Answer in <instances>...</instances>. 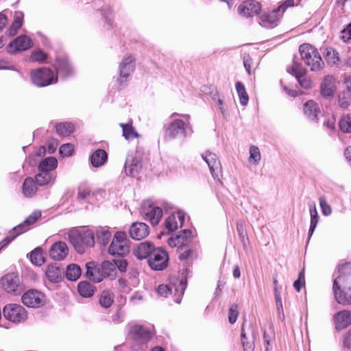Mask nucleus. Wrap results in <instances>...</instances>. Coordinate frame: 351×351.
<instances>
[{
    "label": "nucleus",
    "instance_id": "obj_13",
    "mask_svg": "<svg viewBox=\"0 0 351 351\" xmlns=\"http://www.w3.org/2000/svg\"><path fill=\"white\" fill-rule=\"evenodd\" d=\"M134 70V58L130 55L124 56L119 64V76L117 81L121 84L128 80V78Z\"/></svg>",
    "mask_w": 351,
    "mask_h": 351
},
{
    "label": "nucleus",
    "instance_id": "obj_50",
    "mask_svg": "<svg viewBox=\"0 0 351 351\" xmlns=\"http://www.w3.org/2000/svg\"><path fill=\"white\" fill-rule=\"evenodd\" d=\"M326 59L330 64L338 65L340 62L339 53L333 49H328L326 53Z\"/></svg>",
    "mask_w": 351,
    "mask_h": 351
},
{
    "label": "nucleus",
    "instance_id": "obj_33",
    "mask_svg": "<svg viewBox=\"0 0 351 351\" xmlns=\"http://www.w3.org/2000/svg\"><path fill=\"white\" fill-rule=\"evenodd\" d=\"M119 125L122 128L123 136L127 141H132L139 136L132 123H120Z\"/></svg>",
    "mask_w": 351,
    "mask_h": 351
},
{
    "label": "nucleus",
    "instance_id": "obj_57",
    "mask_svg": "<svg viewBox=\"0 0 351 351\" xmlns=\"http://www.w3.org/2000/svg\"><path fill=\"white\" fill-rule=\"evenodd\" d=\"M304 285V270L301 271L299 274L298 278L293 283V287L295 289L299 292L302 288V287Z\"/></svg>",
    "mask_w": 351,
    "mask_h": 351
},
{
    "label": "nucleus",
    "instance_id": "obj_29",
    "mask_svg": "<svg viewBox=\"0 0 351 351\" xmlns=\"http://www.w3.org/2000/svg\"><path fill=\"white\" fill-rule=\"evenodd\" d=\"M94 232L99 244L105 246L109 243L112 237V234L108 228L98 227Z\"/></svg>",
    "mask_w": 351,
    "mask_h": 351
},
{
    "label": "nucleus",
    "instance_id": "obj_64",
    "mask_svg": "<svg viewBox=\"0 0 351 351\" xmlns=\"http://www.w3.org/2000/svg\"><path fill=\"white\" fill-rule=\"evenodd\" d=\"M242 344H243V348L244 351H253L254 350V345L253 342L243 341Z\"/></svg>",
    "mask_w": 351,
    "mask_h": 351
},
{
    "label": "nucleus",
    "instance_id": "obj_42",
    "mask_svg": "<svg viewBox=\"0 0 351 351\" xmlns=\"http://www.w3.org/2000/svg\"><path fill=\"white\" fill-rule=\"evenodd\" d=\"M29 258L32 263L36 266H41L45 263L44 253L40 247L32 251Z\"/></svg>",
    "mask_w": 351,
    "mask_h": 351
},
{
    "label": "nucleus",
    "instance_id": "obj_60",
    "mask_svg": "<svg viewBox=\"0 0 351 351\" xmlns=\"http://www.w3.org/2000/svg\"><path fill=\"white\" fill-rule=\"evenodd\" d=\"M319 217H311V225L308 231V237H311L318 223Z\"/></svg>",
    "mask_w": 351,
    "mask_h": 351
},
{
    "label": "nucleus",
    "instance_id": "obj_25",
    "mask_svg": "<svg viewBox=\"0 0 351 351\" xmlns=\"http://www.w3.org/2000/svg\"><path fill=\"white\" fill-rule=\"evenodd\" d=\"M141 168L140 161L133 157L132 155L127 156L125 162V172L128 176L135 177L139 172Z\"/></svg>",
    "mask_w": 351,
    "mask_h": 351
},
{
    "label": "nucleus",
    "instance_id": "obj_24",
    "mask_svg": "<svg viewBox=\"0 0 351 351\" xmlns=\"http://www.w3.org/2000/svg\"><path fill=\"white\" fill-rule=\"evenodd\" d=\"M335 328L341 330L351 324V312L343 310L336 313L333 317Z\"/></svg>",
    "mask_w": 351,
    "mask_h": 351
},
{
    "label": "nucleus",
    "instance_id": "obj_3",
    "mask_svg": "<svg viewBox=\"0 0 351 351\" xmlns=\"http://www.w3.org/2000/svg\"><path fill=\"white\" fill-rule=\"evenodd\" d=\"M69 241L79 254H83L86 249L95 245V232L88 228L75 230L69 234Z\"/></svg>",
    "mask_w": 351,
    "mask_h": 351
},
{
    "label": "nucleus",
    "instance_id": "obj_26",
    "mask_svg": "<svg viewBox=\"0 0 351 351\" xmlns=\"http://www.w3.org/2000/svg\"><path fill=\"white\" fill-rule=\"evenodd\" d=\"M130 333L133 337L138 341L146 342L152 337L150 330L142 326L135 325L130 328Z\"/></svg>",
    "mask_w": 351,
    "mask_h": 351
},
{
    "label": "nucleus",
    "instance_id": "obj_44",
    "mask_svg": "<svg viewBox=\"0 0 351 351\" xmlns=\"http://www.w3.org/2000/svg\"><path fill=\"white\" fill-rule=\"evenodd\" d=\"M186 287V279L185 277H182L180 280H178L177 282H174L175 291L178 295V297L176 300L177 303L180 302L181 297L183 295Z\"/></svg>",
    "mask_w": 351,
    "mask_h": 351
},
{
    "label": "nucleus",
    "instance_id": "obj_14",
    "mask_svg": "<svg viewBox=\"0 0 351 351\" xmlns=\"http://www.w3.org/2000/svg\"><path fill=\"white\" fill-rule=\"evenodd\" d=\"M335 77L332 75L326 76L320 86L321 95L326 99L332 98L337 89Z\"/></svg>",
    "mask_w": 351,
    "mask_h": 351
},
{
    "label": "nucleus",
    "instance_id": "obj_58",
    "mask_svg": "<svg viewBox=\"0 0 351 351\" xmlns=\"http://www.w3.org/2000/svg\"><path fill=\"white\" fill-rule=\"evenodd\" d=\"M116 269L117 268L121 272H125L127 269L128 263L123 258L114 259L113 261Z\"/></svg>",
    "mask_w": 351,
    "mask_h": 351
},
{
    "label": "nucleus",
    "instance_id": "obj_46",
    "mask_svg": "<svg viewBox=\"0 0 351 351\" xmlns=\"http://www.w3.org/2000/svg\"><path fill=\"white\" fill-rule=\"evenodd\" d=\"M261 159L260 150L257 146L252 145L250 147L249 162L253 165H258Z\"/></svg>",
    "mask_w": 351,
    "mask_h": 351
},
{
    "label": "nucleus",
    "instance_id": "obj_21",
    "mask_svg": "<svg viewBox=\"0 0 351 351\" xmlns=\"http://www.w3.org/2000/svg\"><path fill=\"white\" fill-rule=\"evenodd\" d=\"M280 17V14L277 10L268 13H263L260 16V24L264 27L273 28L277 25Z\"/></svg>",
    "mask_w": 351,
    "mask_h": 351
},
{
    "label": "nucleus",
    "instance_id": "obj_34",
    "mask_svg": "<svg viewBox=\"0 0 351 351\" xmlns=\"http://www.w3.org/2000/svg\"><path fill=\"white\" fill-rule=\"evenodd\" d=\"M37 188L34 180L32 178H27L25 180L23 184V193L27 197H31L36 194Z\"/></svg>",
    "mask_w": 351,
    "mask_h": 351
},
{
    "label": "nucleus",
    "instance_id": "obj_61",
    "mask_svg": "<svg viewBox=\"0 0 351 351\" xmlns=\"http://www.w3.org/2000/svg\"><path fill=\"white\" fill-rule=\"evenodd\" d=\"M293 0H287L282 4L278 6L277 10L279 12V13L280 12L282 14L287 8L293 6Z\"/></svg>",
    "mask_w": 351,
    "mask_h": 351
},
{
    "label": "nucleus",
    "instance_id": "obj_53",
    "mask_svg": "<svg viewBox=\"0 0 351 351\" xmlns=\"http://www.w3.org/2000/svg\"><path fill=\"white\" fill-rule=\"evenodd\" d=\"M239 315L238 305L232 304L229 308L228 320L230 324L236 322Z\"/></svg>",
    "mask_w": 351,
    "mask_h": 351
},
{
    "label": "nucleus",
    "instance_id": "obj_56",
    "mask_svg": "<svg viewBox=\"0 0 351 351\" xmlns=\"http://www.w3.org/2000/svg\"><path fill=\"white\" fill-rule=\"evenodd\" d=\"M297 80L302 88L308 89L312 87V81L309 78L306 77L305 75L298 77Z\"/></svg>",
    "mask_w": 351,
    "mask_h": 351
},
{
    "label": "nucleus",
    "instance_id": "obj_1",
    "mask_svg": "<svg viewBox=\"0 0 351 351\" xmlns=\"http://www.w3.org/2000/svg\"><path fill=\"white\" fill-rule=\"evenodd\" d=\"M332 291L336 301L343 306L351 304V263L339 265L333 280Z\"/></svg>",
    "mask_w": 351,
    "mask_h": 351
},
{
    "label": "nucleus",
    "instance_id": "obj_31",
    "mask_svg": "<svg viewBox=\"0 0 351 351\" xmlns=\"http://www.w3.org/2000/svg\"><path fill=\"white\" fill-rule=\"evenodd\" d=\"M108 158L107 153L103 149H97L90 156V162L95 167L104 165Z\"/></svg>",
    "mask_w": 351,
    "mask_h": 351
},
{
    "label": "nucleus",
    "instance_id": "obj_54",
    "mask_svg": "<svg viewBox=\"0 0 351 351\" xmlns=\"http://www.w3.org/2000/svg\"><path fill=\"white\" fill-rule=\"evenodd\" d=\"M90 194V189L86 184H81L78 188L77 197L84 199Z\"/></svg>",
    "mask_w": 351,
    "mask_h": 351
},
{
    "label": "nucleus",
    "instance_id": "obj_6",
    "mask_svg": "<svg viewBox=\"0 0 351 351\" xmlns=\"http://www.w3.org/2000/svg\"><path fill=\"white\" fill-rule=\"evenodd\" d=\"M108 252L112 255L124 256L130 252L129 240L124 232H117L114 235Z\"/></svg>",
    "mask_w": 351,
    "mask_h": 351
},
{
    "label": "nucleus",
    "instance_id": "obj_28",
    "mask_svg": "<svg viewBox=\"0 0 351 351\" xmlns=\"http://www.w3.org/2000/svg\"><path fill=\"white\" fill-rule=\"evenodd\" d=\"M303 110L304 114L311 120H316L320 112L318 104L313 100L306 101L304 105Z\"/></svg>",
    "mask_w": 351,
    "mask_h": 351
},
{
    "label": "nucleus",
    "instance_id": "obj_11",
    "mask_svg": "<svg viewBox=\"0 0 351 351\" xmlns=\"http://www.w3.org/2000/svg\"><path fill=\"white\" fill-rule=\"evenodd\" d=\"M3 288L8 293H16L23 290L20 278L18 274L12 272L3 276L1 279Z\"/></svg>",
    "mask_w": 351,
    "mask_h": 351
},
{
    "label": "nucleus",
    "instance_id": "obj_22",
    "mask_svg": "<svg viewBox=\"0 0 351 351\" xmlns=\"http://www.w3.org/2000/svg\"><path fill=\"white\" fill-rule=\"evenodd\" d=\"M261 8L260 3L256 1H245L239 7L238 11L241 15L250 17L257 14Z\"/></svg>",
    "mask_w": 351,
    "mask_h": 351
},
{
    "label": "nucleus",
    "instance_id": "obj_5",
    "mask_svg": "<svg viewBox=\"0 0 351 351\" xmlns=\"http://www.w3.org/2000/svg\"><path fill=\"white\" fill-rule=\"evenodd\" d=\"M32 82L40 87L57 82V75L49 69L41 68L33 70L30 73Z\"/></svg>",
    "mask_w": 351,
    "mask_h": 351
},
{
    "label": "nucleus",
    "instance_id": "obj_9",
    "mask_svg": "<svg viewBox=\"0 0 351 351\" xmlns=\"http://www.w3.org/2000/svg\"><path fill=\"white\" fill-rule=\"evenodd\" d=\"M169 259L167 252L160 247H156L148 259L149 266L155 270H162L167 265Z\"/></svg>",
    "mask_w": 351,
    "mask_h": 351
},
{
    "label": "nucleus",
    "instance_id": "obj_12",
    "mask_svg": "<svg viewBox=\"0 0 351 351\" xmlns=\"http://www.w3.org/2000/svg\"><path fill=\"white\" fill-rule=\"evenodd\" d=\"M22 302L27 306L36 308L44 305L45 296L37 290H29L22 296Z\"/></svg>",
    "mask_w": 351,
    "mask_h": 351
},
{
    "label": "nucleus",
    "instance_id": "obj_49",
    "mask_svg": "<svg viewBox=\"0 0 351 351\" xmlns=\"http://www.w3.org/2000/svg\"><path fill=\"white\" fill-rule=\"evenodd\" d=\"M339 126L343 132H351V117L348 114L343 116L339 122Z\"/></svg>",
    "mask_w": 351,
    "mask_h": 351
},
{
    "label": "nucleus",
    "instance_id": "obj_15",
    "mask_svg": "<svg viewBox=\"0 0 351 351\" xmlns=\"http://www.w3.org/2000/svg\"><path fill=\"white\" fill-rule=\"evenodd\" d=\"M32 40L27 36H20L8 45V51L14 53L17 51H25L32 47Z\"/></svg>",
    "mask_w": 351,
    "mask_h": 351
},
{
    "label": "nucleus",
    "instance_id": "obj_19",
    "mask_svg": "<svg viewBox=\"0 0 351 351\" xmlns=\"http://www.w3.org/2000/svg\"><path fill=\"white\" fill-rule=\"evenodd\" d=\"M69 248L63 241H58L53 243L49 250L50 257L56 261L63 260L68 254Z\"/></svg>",
    "mask_w": 351,
    "mask_h": 351
},
{
    "label": "nucleus",
    "instance_id": "obj_52",
    "mask_svg": "<svg viewBox=\"0 0 351 351\" xmlns=\"http://www.w3.org/2000/svg\"><path fill=\"white\" fill-rule=\"evenodd\" d=\"M46 58L47 54L40 50L33 51L29 56V60L32 62H43Z\"/></svg>",
    "mask_w": 351,
    "mask_h": 351
},
{
    "label": "nucleus",
    "instance_id": "obj_32",
    "mask_svg": "<svg viewBox=\"0 0 351 351\" xmlns=\"http://www.w3.org/2000/svg\"><path fill=\"white\" fill-rule=\"evenodd\" d=\"M58 166V160L54 157H47L40 161L38 170L39 171L52 172Z\"/></svg>",
    "mask_w": 351,
    "mask_h": 351
},
{
    "label": "nucleus",
    "instance_id": "obj_63",
    "mask_svg": "<svg viewBox=\"0 0 351 351\" xmlns=\"http://www.w3.org/2000/svg\"><path fill=\"white\" fill-rule=\"evenodd\" d=\"M343 346L346 348H351V330L349 331L343 339Z\"/></svg>",
    "mask_w": 351,
    "mask_h": 351
},
{
    "label": "nucleus",
    "instance_id": "obj_48",
    "mask_svg": "<svg viewBox=\"0 0 351 351\" xmlns=\"http://www.w3.org/2000/svg\"><path fill=\"white\" fill-rule=\"evenodd\" d=\"M287 71L289 73L295 75L296 78L301 75H304L306 73V70L302 66V65L295 62H294L291 66L287 68Z\"/></svg>",
    "mask_w": 351,
    "mask_h": 351
},
{
    "label": "nucleus",
    "instance_id": "obj_45",
    "mask_svg": "<svg viewBox=\"0 0 351 351\" xmlns=\"http://www.w3.org/2000/svg\"><path fill=\"white\" fill-rule=\"evenodd\" d=\"M57 133L62 136L69 135L73 131V125L70 123H61L56 126Z\"/></svg>",
    "mask_w": 351,
    "mask_h": 351
},
{
    "label": "nucleus",
    "instance_id": "obj_7",
    "mask_svg": "<svg viewBox=\"0 0 351 351\" xmlns=\"http://www.w3.org/2000/svg\"><path fill=\"white\" fill-rule=\"evenodd\" d=\"M4 317L14 324L24 322L27 319V312L23 306L18 304H9L3 309Z\"/></svg>",
    "mask_w": 351,
    "mask_h": 351
},
{
    "label": "nucleus",
    "instance_id": "obj_2",
    "mask_svg": "<svg viewBox=\"0 0 351 351\" xmlns=\"http://www.w3.org/2000/svg\"><path fill=\"white\" fill-rule=\"evenodd\" d=\"M179 116L182 118L174 119L167 127L165 138L171 140L177 138H185L188 132H192L190 123V115L187 114L173 113L171 117Z\"/></svg>",
    "mask_w": 351,
    "mask_h": 351
},
{
    "label": "nucleus",
    "instance_id": "obj_55",
    "mask_svg": "<svg viewBox=\"0 0 351 351\" xmlns=\"http://www.w3.org/2000/svg\"><path fill=\"white\" fill-rule=\"evenodd\" d=\"M73 149H74V147L72 144H70V143L63 144L60 147V154L62 156H69L72 154V153L73 152Z\"/></svg>",
    "mask_w": 351,
    "mask_h": 351
},
{
    "label": "nucleus",
    "instance_id": "obj_23",
    "mask_svg": "<svg viewBox=\"0 0 351 351\" xmlns=\"http://www.w3.org/2000/svg\"><path fill=\"white\" fill-rule=\"evenodd\" d=\"M153 243L150 241H145L141 243L134 250V254L137 258L142 260L145 258H149L151 254L156 250Z\"/></svg>",
    "mask_w": 351,
    "mask_h": 351
},
{
    "label": "nucleus",
    "instance_id": "obj_41",
    "mask_svg": "<svg viewBox=\"0 0 351 351\" xmlns=\"http://www.w3.org/2000/svg\"><path fill=\"white\" fill-rule=\"evenodd\" d=\"M86 277L95 282H99L102 280L101 276L99 275L98 268L95 267L93 263L86 264Z\"/></svg>",
    "mask_w": 351,
    "mask_h": 351
},
{
    "label": "nucleus",
    "instance_id": "obj_17",
    "mask_svg": "<svg viewBox=\"0 0 351 351\" xmlns=\"http://www.w3.org/2000/svg\"><path fill=\"white\" fill-rule=\"evenodd\" d=\"M130 237L135 240H142L149 234V226L143 222H135L130 228Z\"/></svg>",
    "mask_w": 351,
    "mask_h": 351
},
{
    "label": "nucleus",
    "instance_id": "obj_20",
    "mask_svg": "<svg viewBox=\"0 0 351 351\" xmlns=\"http://www.w3.org/2000/svg\"><path fill=\"white\" fill-rule=\"evenodd\" d=\"M184 221V215L182 212L179 211L176 213H173L165 220V228L169 232L175 231L183 225Z\"/></svg>",
    "mask_w": 351,
    "mask_h": 351
},
{
    "label": "nucleus",
    "instance_id": "obj_37",
    "mask_svg": "<svg viewBox=\"0 0 351 351\" xmlns=\"http://www.w3.org/2000/svg\"><path fill=\"white\" fill-rule=\"evenodd\" d=\"M23 17H24V15L22 12L18 11L14 13V21H13L12 24L9 29L10 34L11 36L15 35L16 34L17 31L22 26Z\"/></svg>",
    "mask_w": 351,
    "mask_h": 351
},
{
    "label": "nucleus",
    "instance_id": "obj_10",
    "mask_svg": "<svg viewBox=\"0 0 351 351\" xmlns=\"http://www.w3.org/2000/svg\"><path fill=\"white\" fill-rule=\"evenodd\" d=\"M202 158L207 163L213 178L219 181L222 176V171L221 162L217 155L207 151L202 154Z\"/></svg>",
    "mask_w": 351,
    "mask_h": 351
},
{
    "label": "nucleus",
    "instance_id": "obj_59",
    "mask_svg": "<svg viewBox=\"0 0 351 351\" xmlns=\"http://www.w3.org/2000/svg\"><path fill=\"white\" fill-rule=\"evenodd\" d=\"M341 38L344 41L351 39V23L348 24L341 32Z\"/></svg>",
    "mask_w": 351,
    "mask_h": 351
},
{
    "label": "nucleus",
    "instance_id": "obj_30",
    "mask_svg": "<svg viewBox=\"0 0 351 351\" xmlns=\"http://www.w3.org/2000/svg\"><path fill=\"white\" fill-rule=\"evenodd\" d=\"M56 71L60 76L66 77L72 75L73 70L69 61L63 58L58 60Z\"/></svg>",
    "mask_w": 351,
    "mask_h": 351
},
{
    "label": "nucleus",
    "instance_id": "obj_47",
    "mask_svg": "<svg viewBox=\"0 0 351 351\" xmlns=\"http://www.w3.org/2000/svg\"><path fill=\"white\" fill-rule=\"evenodd\" d=\"M351 104V95L343 91L338 96V105L342 109H347Z\"/></svg>",
    "mask_w": 351,
    "mask_h": 351
},
{
    "label": "nucleus",
    "instance_id": "obj_43",
    "mask_svg": "<svg viewBox=\"0 0 351 351\" xmlns=\"http://www.w3.org/2000/svg\"><path fill=\"white\" fill-rule=\"evenodd\" d=\"M235 87L241 105L243 106H246L248 103L249 97L243 84L241 82H237L235 84Z\"/></svg>",
    "mask_w": 351,
    "mask_h": 351
},
{
    "label": "nucleus",
    "instance_id": "obj_8",
    "mask_svg": "<svg viewBox=\"0 0 351 351\" xmlns=\"http://www.w3.org/2000/svg\"><path fill=\"white\" fill-rule=\"evenodd\" d=\"M141 214L143 218L153 226L158 225L162 217V210L149 201L142 205Z\"/></svg>",
    "mask_w": 351,
    "mask_h": 351
},
{
    "label": "nucleus",
    "instance_id": "obj_62",
    "mask_svg": "<svg viewBox=\"0 0 351 351\" xmlns=\"http://www.w3.org/2000/svg\"><path fill=\"white\" fill-rule=\"evenodd\" d=\"M157 292L160 295L167 297L170 292V289L167 285H160L158 287Z\"/></svg>",
    "mask_w": 351,
    "mask_h": 351
},
{
    "label": "nucleus",
    "instance_id": "obj_51",
    "mask_svg": "<svg viewBox=\"0 0 351 351\" xmlns=\"http://www.w3.org/2000/svg\"><path fill=\"white\" fill-rule=\"evenodd\" d=\"M319 201L322 214L325 216H329L332 213V208L328 204L326 199L324 197H320Z\"/></svg>",
    "mask_w": 351,
    "mask_h": 351
},
{
    "label": "nucleus",
    "instance_id": "obj_40",
    "mask_svg": "<svg viewBox=\"0 0 351 351\" xmlns=\"http://www.w3.org/2000/svg\"><path fill=\"white\" fill-rule=\"evenodd\" d=\"M81 276V268L76 264H71L67 266L66 276L69 280L75 281Z\"/></svg>",
    "mask_w": 351,
    "mask_h": 351
},
{
    "label": "nucleus",
    "instance_id": "obj_16",
    "mask_svg": "<svg viewBox=\"0 0 351 351\" xmlns=\"http://www.w3.org/2000/svg\"><path fill=\"white\" fill-rule=\"evenodd\" d=\"M192 232L189 230H184L175 237L168 239V245L171 247L182 248L186 246L191 240Z\"/></svg>",
    "mask_w": 351,
    "mask_h": 351
},
{
    "label": "nucleus",
    "instance_id": "obj_4",
    "mask_svg": "<svg viewBox=\"0 0 351 351\" xmlns=\"http://www.w3.org/2000/svg\"><path fill=\"white\" fill-rule=\"evenodd\" d=\"M300 54L304 63L311 71H319L324 66V62L317 49L308 43H304L299 47Z\"/></svg>",
    "mask_w": 351,
    "mask_h": 351
},
{
    "label": "nucleus",
    "instance_id": "obj_18",
    "mask_svg": "<svg viewBox=\"0 0 351 351\" xmlns=\"http://www.w3.org/2000/svg\"><path fill=\"white\" fill-rule=\"evenodd\" d=\"M41 217V212L36 210L33 212L23 223L15 226L12 230L17 233V236L27 232L32 228L34 223Z\"/></svg>",
    "mask_w": 351,
    "mask_h": 351
},
{
    "label": "nucleus",
    "instance_id": "obj_35",
    "mask_svg": "<svg viewBox=\"0 0 351 351\" xmlns=\"http://www.w3.org/2000/svg\"><path fill=\"white\" fill-rule=\"evenodd\" d=\"M114 302V295L108 291L105 290L101 292L99 298V303L103 308H108L112 306Z\"/></svg>",
    "mask_w": 351,
    "mask_h": 351
},
{
    "label": "nucleus",
    "instance_id": "obj_36",
    "mask_svg": "<svg viewBox=\"0 0 351 351\" xmlns=\"http://www.w3.org/2000/svg\"><path fill=\"white\" fill-rule=\"evenodd\" d=\"M56 178V176L52 172L39 171L36 176V182L40 186H44L51 181H53Z\"/></svg>",
    "mask_w": 351,
    "mask_h": 351
},
{
    "label": "nucleus",
    "instance_id": "obj_27",
    "mask_svg": "<svg viewBox=\"0 0 351 351\" xmlns=\"http://www.w3.org/2000/svg\"><path fill=\"white\" fill-rule=\"evenodd\" d=\"M62 273L63 271L56 263L48 265L45 269L46 277L50 282L54 283H57L61 280Z\"/></svg>",
    "mask_w": 351,
    "mask_h": 351
},
{
    "label": "nucleus",
    "instance_id": "obj_38",
    "mask_svg": "<svg viewBox=\"0 0 351 351\" xmlns=\"http://www.w3.org/2000/svg\"><path fill=\"white\" fill-rule=\"evenodd\" d=\"M78 292L84 298H90L95 292V287L88 282L82 281L78 285Z\"/></svg>",
    "mask_w": 351,
    "mask_h": 351
},
{
    "label": "nucleus",
    "instance_id": "obj_39",
    "mask_svg": "<svg viewBox=\"0 0 351 351\" xmlns=\"http://www.w3.org/2000/svg\"><path fill=\"white\" fill-rule=\"evenodd\" d=\"M102 271L105 277L113 280L117 276V270L113 262L106 261L102 263Z\"/></svg>",
    "mask_w": 351,
    "mask_h": 351
}]
</instances>
